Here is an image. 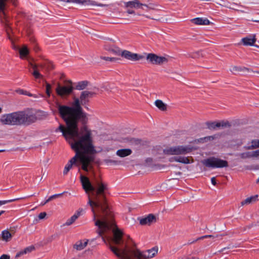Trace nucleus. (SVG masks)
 Returning <instances> with one entry per match:
<instances>
[{"mask_svg":"<svg viewBox=\"0 0 259 259\" xmlns=\"http://www.w3.org/2000/svg\"><path fill=\"white\" fill-rule=\"evenodd\" d=\"M80 211H77L70 218L68 219L65 223L64 224V226H70L72 224L75 220L80 216Z\"/></svg>","mask_w":259,"mask_h":259,"instance_id":"23","label":"nucleus"},{"mask_svg":"<svg viewBox=\"0 0 259 259\" xmlns=\"http://www.w3.org/2000/svg\"><path fill=\"white\" fill-rule=\"evenodd\" d=\"M109 248L111 251L118 257L121 259H132L126 252L125 249L122 250L123 255L119 252L118 249L112 246L109 245ZM158 248L157 246H154L151 249L141 251L139 249H136L132 251L131 253L133 257L136 259H147L152 258L157 253Z\"/></svg>","mask_w":259,"mask_h":259,"instance_id":"6","label":"nucleus"},{"mask_svg":"<svg viewBox=\"0 0 259 259\" xmlns=\"http://www.w3.org/2000/svg\"><path fill=\"white\" fill-rule=\"evenodd\" d=\"M59 2H62V5L65 6L66 3H72L81 4L84 6H97L100 7H107L108 5L102 3H98L92 0H59Z\"/></svg>","mask_w":259,"mask_h":259,"instance_id":"11","label":"nucleus"},{"mask_svg":"<svg viewBox=\"0 0 259 259\" xmlns=\"http://www.w3.org/2000/svg\"><path fill=\"white\" fill-rule=\"evenodd\" d=\"M101 59L108 61L116 62L119 60L120 59L115 57H101Z\"/></svg>","mask_w":259,"mask_h":259,"instance_id":"37","label":"nucleus"},{"mask_svg":"<svg viewBox=\"0 0 259 259\" xmlns=\"http://www.w3.org/2000/svg\"><path fill=\"white\" fill-rule=\"evenodd\" d=\"M143 7H144V6H142L140 8H141V9H143V10L145 9V8H144Z\"/></svg>","mask_w":259,"mask_h":259,"instance_id":"61","label":"nucleus"},{"mask_svg":"<svg viewBox=\"0 0 259 259\" xmlns=\"http://www.w3.org/2000/svg\"><path fill=\"white\" fill-rule=\"evenodd\" d=\"M105 162L106 164H112L114 165H118L120 163V161L115 160L113 159H106Z\"/></svg>","mask_w":259,"mask_h":259,"instance_id":"38","label":"nucleus"},{"mask_svg":"<svg viewBox=\"0 0 259 259\" xmlns=\"http://www.w3.org/2000/svg\"><path fill=\"white\" fill-rule=\"evenodd\" d=\"M17 92L21 95H27V92L26 91H24L23 90L19 89L17 90Z\"/></svg>","mask_w":259,"mask_h":259,"instance_id":"47","label":"nucleus"},{"mask_svg":"<svg viewBox=\"0 0 259 259\" xmlns=\"http://www.w3.org/2000/svg\"><path fill=\"white\" fill-rule=\"evenodd\" d=\"M194 149L191 145L177 146L164 149L163 153L166 155H182L191 152Z\"/></svg>","mask_w":259,"mask_h":259,"instance_id":"8","label":"nucleus"},{"mask_svg":"<svg viewBox=\"0 0 259 259\" xmlns=\"http://www.w3.org/2000/svg\"><path fill=\"white\" fill-rule=\"evenodd\" d=\"M65 193V192H63V193H60V194H54V195H53L52 196H51L48 199V201H51L52 200H53V199H55V198H56L57 197H58L59 196L62 195L63 194H64Z\"/></svg>","mask_w":259,"mask_h":259,"instance_id":"43","label":"nucleus"},{"mask_svg":"<svg viewBox=\"0 0 259 259\" xmlns=\"http://www.w3.org/2000/svg\"><path fill=\"white\" fill-rule=\"evenodd\" d=\"M80 98H74L71 106L60 105L58 106L59 114L63 116L65 114L72 118L74 120L80 122L82 124H87L88 122V114L81 107Z\"/></svg>","mask_w":259,"mask_h":259,"instance_id":"3","label":"nucleus"},{"mask_svg":"<svg viewBox=\"0 0 259 259\" xmlns=\"http://www.w3.org/2000/svg\"><path fill=\"white\" fill-rule=\"evenodd\" d=\"M80 182L83 189L86 192H91L93 200L89 196L88 204L92 207L94 213V219H96L94 207L99 209L101 212L100 219L95 222L98 227L97 233L102 236L104 233H113L112 242L117 245H123V232L118 228L114 220L113 214L107 203L106 195L108 191L107 184L102 182L100 177H95L94 185L92 184L89 178L82 174L80 176Z\"/></svg>","mask_w":259,"mask_h":259,"instance_id":"1","label":"nucleus"},{"mask_svg":"<svg viewBox=\"0 0 259 259\" xmlns=\"http://www.w3.org/2000/svg\"><path fill=\"white\" fill-rule=\"evenodd\" d=\"M155 105L161 111H165L166 110V105L160 100H156L155 101Z\"/></svg>","mask_w":259,"mask_h":259,"instance_id":"28","label":"nucleus"},{"mask_svg":"<svg viewBox=\"0 0 259 259\" xmlns=\"http://www.w3.org/2000/svg\"><path fill=\"white\" fill-rule=\"evenodd\" d=\"M88 240H80L77 241L74 245V248L77 250H81L83 249L88 244Z\"/></svg>","mask_w":259,"mask_h":259,"instance_id":"24","label":"nucleus"},{"mask_svg":"<svg viewBox=\"0 0 259 259\" xmlns=\"http://www.w3.org/2000/svg\"><path fill=\"white\" fill-rule=\"evenodd\" d=\"M32 67L34 69V71L32 72L33 75L36 79L42 77V75L38 72L37 70V67L35 65H33L32 63L30 64Z\"/></svg>","mask_w":259,"mask_h":259,"instance_id":"31","label":"nucleus"},{"mask_svg":"<svg viewBox=\"0 0 259 259\" xmlns=\"http://www.w3.org/2000/svg\"><path fill=\"white\" fill-rule=\"evenodd\" d=\"M246 70L249 71V69L245 67H242L240 66H234L232 67L231 71L241 72Z\"/></svg>","mask_w":259,"mask_h":259,"instance_id":"32","label":"nucleus"},{"mask_svg":"<svg viewBox=\"0 0 259 259\" xmlns=\"http://www.w3.org/2000/svg\"><path fill=\"white\" fill-rule=\"evenodd\" d=\"M2 23L7 28V31H8V29L11 30L10 23L7 19L5 18L4 20H2Z\"/></svg>","mask_w":259,"mask_h":259,"instance_id":"40","label":"nucleus"},{"mask_svg":"<svg viewBox=\"0 0 259 259\" xmlns=\"http://www.w3.org/2000/svg\"><path fill=\"white\" fill-rule=\"evenodd\" d=\"M87 124H82L83 125L82 130L85 132V134L81 136L76 137L71 143V148L72 149H76L77 148L82 149L84 152L96 153V150L93 145L92 133L86 125Z\"/></svg>","mask_w":259,"mask_h":259,"instance_id":"5","label":"nucleus"},{"mask_svg":"<svg viewBox=\"0 0 259 259\" xmlns=\"http://www.w3.org/2000/svg\"><path fill=\"white\" fill-rule=\"evenodd\" d=\"M77 156L78 154L75 153V156L73 157L65 165L63 171V174L64 175L67 174L73 165L79 166V163L77 161Z\"/></svg>","mask_w":259,"mask_h":259,"instance_id":"17","label":"nucleus"},{"mask_svg":"<svg viewBox=\"0 0 259 259\" xmlns=\"http://www.w3.org/2000/svg\"><path fill=\"white\" fill-rule=\"evenodd\" d=\"M19 54L21 58L26 57L29 54V50L27 47H24L19 50Z\"/></svg>","mask_w":259,"mask_h":259,"instance_id":"30","label":"nucleus"},{"mask_svg":"<svg viewBox=\"0 0 259 259\" xmlns=\"http://www.w3.org/2000/svg\"><path fill=\"white\" fill-rule=\"evenodd\" d=\"M47 215V213L46 212H40L38 215V218L39 220H42L44 219Z\"/></svg>","mask_w":259,"mask_h":259,"instance_id":"46","label":"nucleus"},{"mask_svg":"<svg viewBox=\"0 0 259 259\" xmlns=\"http://www.w3.org/2000/svg\"><path fill=\"white\" fill-rule=\"evenodd\" d=\"M1 236L3 240L6 242L9 241L12 237L11 233L8 230L3 231Z\"/></svg>","mask_w":259,"mask_h":259,"instance_id":"26","label":"nucleus"},{"mask_svg":"<svg viewBox=\"0 0 259 259\" xmlns=\"http://www.w3.org/2000/svg\"><path fill=\"white\" fill-rule=\"evenodd\" d=\"M257 183L259 182V178H258V179L256 180V182Z\"/></svg>","mask_w":259,"mask_h":259,"instance_id":"63","label":"nucleus"},{"mask_svg":"<svg viewBox=\"0 0 259 259\" xmlns=\"http://www.w3.org/2000/svg\"><path fill=\"white\" fill-rule=\"evenodd\" d=\"M152 159L151 158H149L147 159V161H152Z\"/></svg>","mask_w":259,"mask_h":259,"instance_id":"57","label":"nucleus"},{"mask_svg":"<svg viewBox=\"0 0 259 259\" xmlns=\"http://www.w3.org/2000/svg\"><path fill=\"white\" fill-rule=\"evenodd\" d=\"M158 218L153 213H150L145 217H138L140 224L142 226H150L152 224L156 223Z\"/></svg>","mask_w":259,"mask_h":259,"instance_id":"14","label":"nucleus"},{"mask_svg":"<svg viewBox=\"0 0 259 259\" xmlns=\"http://www.w3.org/2000/svg\"><path fill=\"white\" fill-rule=\"evenodd\" d=\"M257 197L258 195H255L254 196H252L251 197H248L241 202V205H244L245 204H249L252 202L255 201L257 199Z\"/></svg>","mask_w":259,"mask_h":259,"instance_id":"29","label":"nucleus"},{"mask_svg":"<svg viewBox=\"0 0 259 259\" xmlns=\"http://www.w3.org/2000/svg\"><path fill=\"white\" fill-rule=\"evenodd\" d=\"M61 118L64 120L66 125V127L62 124H60L59 127L56 130V132L60 131L62 133V135L65 138L66 140L71 146V143L73 142L76 137L79 136L78 122L76 120H74L72 118L65 114L64 116L59 114Z\"/></svg>","mask_w":259,"mask_h":259,"instance_id":"4","label":"nucleus"},{"mask_svg":"<svg viewBox=\"0 0 259 259\" xmlns=\"http://www.w3.org/2000/svg\"><path fill=\"white\" fill-rule=\"evenodd\" d=\"M49 201H48V199H47L46 201H45L44 202H42L41 203V205H44L45 204H46L47 203L49 202Z\"/></svg>","mask_w":259,"mask_h":259,"instance_id":"54","label":"nucleus"},{"mask_svg":"<svg viewBox=\"0 0 259 259\" xmlns=\"http://www.w3.org/2000/svg\"><path fill=\"white\" fill-rule=\"evenodd\" d=\"M132 151L130 149H121L118 150L116 151V154L121 157H124L125 156L131 155Z\"/></svg>","mask_w":259,"mask_h":259,"instance_id":"22","label":"nucleus"},{"mask_svg":"<svg viewBox=\"0 0 259 259\" xmlns=\"http://www.w3.org/2000/svg\"><path fill=\"white\" fill-rule=\"evenodd\" d=\"M30 40L31 42L32 43V44L33 45L34 50L36 52H37L39 49H38V48L37 46V45H36V42H35V38H34L33 37H31L30 38Z\"/></svg>","mask_w":259,"mask_h":259,"instance_id":"42","label":"nucleus"},{"mask_svg":"<svg viewBox=\"0 0 259 259\" xmlns=\"http://www.w3.org/2000/svg\"><path fill=\"white\" fill-rule=\"evenodd\" d=\"M68 84L62 85L58 83L56 89L57 94L61 97H67L72 94L74 88L71 80L68 81Z\"/></svg>","mask_w":259,"mask_h":259,"instance_id":"10","label":"nucleus"},{"mask_svg":"<svg viewBox=\"0 0 259 259\" xmlns=\"http://www.w3.org/2000/svg\"><path fill=\"white\" fill-rule=\"evenodd\" d=\"M126 12L129 14H135V12L132 10H127Z\"/></svg>","mask_w":259,"mask_h":259,"instance_id":"53","label":"nucleus"},{"mask_svg":"<svg viewBox=\"0 0 259 259\" xmlns=\"http://www.w3.org/2000/svg\"><path fill=\"white\" fill-rule=\"evenodd\" d=\"M33 249H34V246H28V247H27L26 248H25L24 249V253H28V252H30L31 251H32Z\"/></svg>","mask_w":259,"mask_h":259,"instance_id":"44","label":"nucleus"},{"mask_svg":"<svg viewBox=\"0 0 259 259\" xmlns=\"http://www.w3.org/2000/svg\"><path fill=\"white\" fill-rule=\"evenodd\" d=\"M191 259H199V258L197 257H192Z\"/></svg>","mask_w":259,"mask_h":259,"instance_id":"60","label":"nucleus"},{"mask_svg":"<svg viewBox=\"0 0 259 259\" xmlns=\"http://www.w3.org/2000/svg\"><path fill=\"white\" fill-rule=\"evenodd\" d=\"M203 163L205 166L212 168H223L228 166L227 161L215 157H209L205 159Z\"/></svg>","mask_w":259,"mask_h":259,"instance_id":"9","label":"nucleus"},{"mask_svg":"<svg viewBox=\"0 0 259 259\" xmlns=\"http://www.w3.org/2000/svg\"><path fill=\"white\" fill-rule=\"evenodd\" d=\"M238 247V245H237V244L233 245L232 244H230L227 247L222 248L221 250H219V252H222L223 251H224L226 249H232L234 247Z\"/></svg>","mask_w":259,"mask_h":259,"instance_id":"39","label":"nucleus"},{"mask_svg":"<svg viewBox=\"0 0 259 259\" xmlns=\"http://www.w3.org/2000/svg\"><path fill=\"white\" fill-rule=\"evenodd\" d=\"M95 93L92 92L84 91L81 93L80 96V100L82 105H87L89 102V98L92 97Z\"/></svg>","mask_w":259,"mask_h":259,"instance_id":"18","label":"nucleus"},{"mask_svg":"<svg viewBox=\"0 0 259 259\" xmlns=\"http://www.w3.org/2000/svg\"><path fill=\"white\" fill-rule=\"evenodd\" d=\"M121 56L131 61H136L144 58V56L137 53H134L127 50L121 52Z\"/></svg>","mask_w":259,"mask_h":259,"instance_id":"15","label":"nucleus"},{"mask_svg":"<svg viewBox=\"0 0 259 259\" xmlns=\"http://www.w3.org/2000/svg\"><path fill=\"white\" fill-rule=\"evenodd\" d=\"M2 112V108L0 107V113Z\"/></svg>","mask_w":259,"mask_h":259,"instance_id":"62","label":"nucleus"},{"mask_svg":"<svg viewBox=\"0 0 259 259\" xmlns=\"http://www.w3.org/2000/svg\"><path fill=\"white\" fill-rule=\"evenodd\" d=\"M251 157H257L259 156V149L250 152Z\"/></svg>","mask_w":259,"mask_h":259,"instance_id":"45","label":"nucleus"},{"mask_svg":"<svg viewBox=\"0 0 259 259\" xmlns=\"http://www.w3.org/2000/svg\"><path fill=\"white\" fill-rule=\"evenodd\" d=\"M142 6H144L145 7H146L148 9H153L146 4H144L141 3L139 0H133V1H128L127 2H124V7L125 8H134L136 9H139Z\"/></svg>","mask_w":259,"mask_h":259,"instance_id":"16","label":"nucleus"},{"mask_svg":"<svg viewBox=\"0 0 259 259\" xmlns=\"http://www.w3.org/2000/svg\"><path fill=\"white\" fill-rule=\"evenodd\" d=\"M20 199L19 198H15L13 199L6 200H0V206L6 204L8 203L12 202Z\"/></svg>","mask_w":259,"mask_h":259,"instance_id":"36","label":"nucleus"},{"mask_svg":"<svg viewBox=\"0 0 259 259\" xmlns=\"http://www.w3.org/2000/svg\"><path fill=\"white\" fill-rule=\"evenodd\" d=\"M121 52L122 51H121L119 48L116 47L115 46H112V50H111V52L112 53H113L114 54H115L116 55H118V56L120 55L121 56Z\"/></svg>","mask_w":259,"mask_h":259,"instance_id":"34","label":"nucleus"},{"mask_svg":"<svg viewBox=\"0 0 259 259\" xmlns=\"http://www.w3.org/2000/svg\"><path fill=\"white\" fill-rule=\"evenodd\" d=\"M24 254H26V253L24 252V250L20 251L18 252V253H17V254H16L15 257L17 258Z\"/></svg>","mask_w":259,"mask_h":259,"instance_id":"50","label":"nucleus"},{"mask_svg":"<svg viewBox=\"0 0 259 259\" xmlns=\"http://www.w3.org/2000/svg\"><path fill=\"white\" fill-rule=\"evenodd\" d=\"M135 141H136V142H138V143H140V142L141 141V140H140V139H137V140H135Z\"/></svg>","mask_w":259,"mask_h":259,"instance_id":"58","label":"nucleus"},{"mask_svg":"<svg viewBox=\"0 0 259 259\" xmlns=\"http://www.w3.org/2000/svg\"><path fill=\"white\" fill-rule=\"evenodd\" d=\"M240 156L242 159L251 157L250 152H246L240 154Z\"/></svg>","mask_w":259,"mask_h":259,"instance_id":"41","label":"nucleus"},{"mask_svg":"<svg viewBox=\"0 0 259 259\" xmlns=\"http://www.w3.org/2000/svg\"><path fill=\"white\" fill-rule=\"evenodd\" d=\"M88 84L89 81L87 80L79 81L76 83V85L74 88L77 90H83L86 88Z\"/></svg>","mask_w":259,"mask_h":259,"instance_id":"25","label":"nucleus"},{"mask_svg":"<svg viewBox=\"0 0 259 259\" xmlns=\"http://www.w3.org/2000/svg\"><path fill=\"white\" fill-rule=\"evenodd\" d=\"M191 21L197 25H207L210 24L209 20L206 18L197 17L191 20Z\"/></svg>","mask_w":259,"mask_h":259,"instance_id":"20","label":"nucleus"},{"mask_svg":"<svg viewBox=\"0 0 259 259\" xmlns=\"http://www.w3.org/2000/svg\"><path fill=\"white\" fill-rule=\"evenodd\" d=\"M139 15H141V14H139ZM142 15L145 16L147 18H150V17L148 16H145L144 15Z\"/></svg>","mask_w":259,"mask_h":259,"instance_id":"59","label":"nucleus"},{"mask_svg":"<svg viewBox=\"0 0 259 259\" xmlns=\"http://www.w3.org/2000/svg\"><path fill=\"white\" fill-rule=\"evenodd\" d=\"M8 0H0V10H2L4 7V3Z\"/></svg>","mask_w":259,"mask_h":259,"instance_id":"49","label":"nucleus"},{"mask_svg":"<svg viewBox=\"0 0 259 259\" xmlns=\"http://www.w3.org/2000/svg\"><path fill=\"white\" fill-rule=\"evenodd\" d=\"M146 59L148 62L154 65H161L167 61V59L162 56H158L153 53H149L147 54Z\"/></svg>","mask_w":259,"mask_h":259,"instance_id":"12","label":"nucleus"},{"mask_svg":"<svg viewBox=\"0 0 259 259\" xmlns=\"http://www.w3.org/2000/svg\"><path fill=\"white\" fill-rule=\"evenodd\" d=\"M44 117L45 114L44 112L33 113L29 110H24L4 114L0 120L3 124L6 125L28 126L37 120H42Z\"/></svg>","mask_w":259,"mask_h":259,"instance_id":"2","label":"nucleus"},{"mask_svg":"<svg viewBox=\"0 0 259 259\" xmlns=\"http://www.w3.org/2000/svg\"><path fill=\"white\" fill-rule=\"evenodd\" d=\"M5 212V210H1L0 211V216L3 214V213H4Z\"/></svg>","mask_w":259,"mask_h":259,"instance_id":"55","label":"nucleus"},{"mask_svg":"<svg viewBox=\"0 0 259 259\" xmlns=\"http://www.w3.org/2000/svg\"><path fill=\"white\" fill-rule=\"evenodd\" d=\"M169 161H176L183 164H189L190 163V161L188 157L182 156H175L171 157L170 158Z\"/></svg>","mask_w":259,"mask_h":259,"instance_id":"21","label":"nucleus"},{"mask_svg":"<svg viewBox=\"0 0 259 259\" xmlns=\"http://www.w3.org/2000/svg\"><path fill=\"white\" fill-rule=\"evenodd\" d=\"M211 184L213 185V186H215L216 184H217V181H216V179L214 177H212L211 179Z\"/></svg>","mask_w":259,"mask_h":259,"instance_id":"51","label":"nucleus"},{"mask_svg":"<svg viewBox=\"0 0 259 259\" xmlns=\"http://www.w3.org/2000/svg\"><path fill=\"white\" fill-rule=\"evenodd\" d=\"M112 47V46H108V45H107V46H105V49L107 51L111 52Z\"/></svg>","mask_w":259,"mask_h":259,"instance_id":"52","label":"nucleus"},{"mask_svg":"<svg viewBox=\"0 0 259 259\" xmlns=\"http://www.w3.org/2000/svg\"><path fill=\"white\" fill-rule=\"evenodd\" d=\"M76 153L78 154L77 161L79 163V166L78 171H80V169L83 170L88 172L89 169L92 167L91 163L94 161V157L92 154H94L96 153L84 152V151L77 148L76 149H72Z\"/></svg>","mask_w":259,"mask_h":259,"instance_id":"7","label":"nucleus"},{"mask_svg":"<svg viewBox=\"0 0 259 259\" xmlns=\"http://www.w3.org/2000/svg\"><path fill=\"white\" fill-rule=\"evenodd\" d=\"M214 238V236L212 235H204V236H202L201 237H198L196 239H194L193 240H189L187 243V244H185L184 245H190V244H192L199 240H203L204 239H205V238Z\"/></svg>","mask_w":259,"mask_h":259,"instance_id":"27","label":"nucleus"},{"mask_svg":"<svg viewBox=\"0 0 259 259\" xmlns=\"http://www.w3.org/2000/svg\"><path fill=\"white\" fill-rule=\"evenodd\" d=\"M252 145L247 147L248 149H252L259 147V140H253Z\"/></svg>","mask_w":259,"mask_h":259,"instance_id":"33","label":"nucleus"},{"mask_svg":"<svg viewBox=\"0 0 259 259\" xmlns=\"http://www.w3.org/2000/svg\"><path fill=\"white\" fill-rule=\"evenodd\" d=\"M27 96H28L29 97H32V95L31 94V93H27Z\"/></svg>","mask_w":259,"mask_h":259,"instance_id":"56","label":"nucleus"},{"mask_svg":"<svg viewBox=\"0 0 259 259\" xmlns=\"http://www.w3.org/2000/svg\"><path fill=\"white\" fill-rule=\"evenodd\" d=\"M197 54H198L197 53H196V54H194V55L193 57H195V56H196V55H197Z\"/></svg>","mask_w":259,"mask_h":259,"instance_id":"64","label":"nucleus"},{"mask_svg":"<svg viewBox=\"0 0 259 259\" xmlns=\"http://www.w3.org/2000/svg\"><path fill=\"white\" fill-rule=\"evenodd\" d=\"M0 259H10V256L8 254H3L0 256Z\"/></svg>","mask_w":259,"mask_h":259,"instance_id":"48","label":"nucleus"},{"mask_svg":"<svg viewBox=\"0 0 259 259\" xmlns=\"http://www.w3.org/2000/svg\"><path fill=\"white\" fill-rule=\"evenodd\" d=\"M46 93L48 97H50L51 93V85L46 81Z\"/></svg>","mask_w":259,"mask_h":259,"instance_id":"35","label":"nucleus"},{"mask_svg":"<svg viewBox=\"0 0 259 259\" xmlns=\"http://www.w3.org/2000/svg\"><path fill=\"white\" fill-rule=\"evenodd\" d=\"M241 41L244 46H254L259 48V46L254 45V43L256 41L255 35H254L253 37H252L251 35H249L242 38Z\"/></svg>","mask_w":259,"mask_h":259,"instance_id":"19","label":"nucleus"},{"mask_svg":"<svg viewBox=\"0 0 259 259\" xmlns=\"http://www.w3.org/2000/svg\"><path fill=\"white\" fill-rule=\"evenodd\" d=\"M205 124L207 125V127L210 130H214L217 128H220L221 127H230L231 126L230 123L228 121H221L220 122L207 121L205 123Z\"/></svg>","mask_w":259,"mask_h":259,"instance_id":"13","label":"nucleus"}]
</instances>
